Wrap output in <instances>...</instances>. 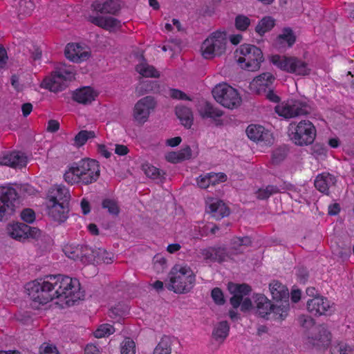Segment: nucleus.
<instances>
[{"instance_id":"nucleus-36","label":"nucleus","mask_w":354,"mask_h":354,"mask_svg":"<svg viewBox=\"0 0 354 354\" xmlns=\"http://www.w3.org/2000/svg\"><path fill=\"white\" fill-rule=\"evenodd\" d=\"M136 71L145 77H159L160 73L154 66L148 64H140L136 66Z\"/></svg>"},{"instance_id":"nucleus-21","label":"nucleus","mask_w":354,"mask_h":354,"mask_svg":"<svg viewBox=\"0 0 354 354\" xmlns=\"http://www.w3.org/2000/svg\"><path fill=\"white\" fill-rule=\"evenodd\" d=\"M306 306L308 312L315 316L325 315L330 308V301L322 296L308 299Z\"/></svg>"},{"instance_id":"nucleus-57","label":"nucleus","mask_w":354,"mask_h":354,"mask_svg":"<svg viewBox=\"0 0 354 354\" xmlns=\"http://www.w3.org/2000/svg\"><path fill=\"white\" fill-rule=\"evenodd\" d=\"M209 179L210 178L208 174H206L205 175H201L196 178L197 185L200 188L206 189L212 185Z\"/></svg>"},{"instance_id":"nucleus-38","label":"nucleus","mask_w":354,"mask_h":354,"mask_svg":"<svg viewBox=\"0 0 354 354\" xmlns=\"http://www.w3.org/2000/svg\"><path fill=\"white\" fill-rule=\"evenodd\" d=\"M95 137L93 131L81 130L74 138V145L77 147L83 146L90 138Z\"/></svg>"},{"instance_id":"nucleus-25","label":"nucleus","mask_w":354,"mask_h":354,"mask_svg":"<svg viewBox=\"0 0 354 354\" xmlns=\"http://www.w3.org/2000/svg\"><path fill=\"white\" fill-rule=\"evenodd\" d=\"M91 8L101 14L116 15L120 10V4L118 0H106L104 1L97 0L93 2Z\"/></svg>"},{"instance_id":"nucleus-16","label":"nucleus","mask_w":354,"mask_h":354,"mask_svg":"<svg viewBox=\"0 0 354 354\" xmlns=\"http://www.w3.org/2000/svg\"><path fill=\"white\" fill-rule=\"evenodd\" d=\"M308 343L315 347L326 348L331 341V333L326 325H319L308 335Z\"/></svg>"},{"instance_id":"nucleus-5","label":"nucleus","mask_w":354,"mask_h":354,"mask_svg":"<svg viewBox=\"0 0 354 354\" xmlns=\"http://www.w3.org/2000/svg\"><path fill=\"white\" fill-rule=\"evenodd\" d=\"M257 313L266 319H274L283 320L287 317L289 308L287 302L283 303L282 306H277L265 295L259 294L255 297Z\"/></svg>"},{"instance_id":"nucleus-10","label":"nucleus","mask_w":354,"mask_h":354,"mask_svg":"<svg viewBox=\"0 0 354 354\" xmlns=\"http://www.w3.org/2000/svg\"><path fill=\"white\" fill-rule=\"evenodd\" d=\"M229 292L232 295L230 299V304L234 308L241 306V310L243 313L248 312L252 308V303L250 299L243 297L249 295L252 289L246 284H237L230 282L227 286Z\"/></svg>"},{"instance_id":"nucleus-11","label":"nucleus","mask_w":354,"mask_h":354,"mask_svg":"<svg viewBox=\"0 0 354 354\" xmlns=\"http://www.w3.org/2000/svg\"><path fill=\"white\" fill-rule=\"evenodd\" d=\"M215 100L224 107L233 109L239 107L241 97L236 89L227 84H218L212 89Z\"/></svg>"},{"instance_id":"nucleus-8","label":"nucleus","mask_w":354,"mask_h":354,"mask_svg":"<svg viewBox=\"0 0 354 354\" xmlns=\"http://www.w3.org/2000/svg\"><path fill=\"white\" fill-rule=\"evenodd\" d=\"M239 52L241 55L237 62L243 69L248 71H256L259 69L264 57L261 50L254 45L244 44L240 46Z\"/></svg>"},{"instance_id":"nucleus-6","label":"nucleus","mask_w":354,"mask_h":354,"mask_svg":"<svg viewBox=\"0 0 354 354\" xmlns=\"http://www.w3.org/2000/svg\"><path fill=\"white\" fill-rule=\"evenodd\" d=\"M271 62L281 71L296 75H307L310 71L306 62L294 56L274 55L271 57Z\"/></svg>"},{"instance_id":"nucleus-1","label":"nucleus","mask_w":354,"mask_h":354,"mask_svg":"<svg viewBox=\"0 0 354 354\" xmlns=\"http://www.w3.org/2000/svg\"><path fill=\"white\" fill-rule=\"evenodd\" d=\"M80 282L62 274L48 275L44 279H36L26 285L30 299L39 304H46L54 299L67 306L73 305L80 296H75L80 290Z\"/></svg>"},{"instance_id":"nucleus-60","label":"nucleus","mask_w":354,"mask_h":354,"mask_svg":"<svg viewBox=\"0 0 354 354\" xmlns=\"http://www.w3.org/2000/svg\"><path fill=\"white\" fill-rule=\"evenodd\" d=\"M178 153L180 156V159H181L182 161L189 159L192 156V150L190 147L186 146L180 151H179Z\"/></svg>"},{"instance_id":"nucleus-12","label":"nucleus","mask_w":354,"mask_h":354,"mask_svg":"<svg viewBox=\"0 0 354 354\" xmlns=\"http://www.w3.org/2000/svg\"><path fill=\"white\" fill-rule=\"evenodd\" d=\"M226 44L225 34L219 31L214 32L203 41L201 46L202 55L205 59L221 55L225 51Z\"/></svg>"},{"instance_id":"nucleus-28","label":"nucleus","mask_w":354,"mask_h":354,"mask_svg":"<svg viewBox=\"0 0 354 354\" xmlns=\"http://www.w3.org/2000/svg\"><path fill=\"white\" fill-rule=\"evenodd\" d=\"M207 212L212 214V216L216 220L221 219L230 214V209L225 204L220 200L210 203L208 206Z\"/></svg>"},{"instance_id":"nucleus-17","label":"nucleus","mask_w":354,"mask_h":354,"mask_svg":"<svg viewBox=\"0 0 354 354\" xmlns=\"http://www.w3.org/2000/svg\"><path fill=\"white\" fill-rule=\"evenodd\" d=\"M246 133L251 140L266 145H272L274 141L271 132L259 124L249 125L246 129Z\"/></svg>"},{"instance_id":"nucleus-31","label":"nucleus","mask_w":354,"mask_h":354,"mask_svg":"<svg viewBox=\"0 0 354 354\" xmlns=\"http://www.w3.org/2000/svg\"><path fill=\"white\" fill-rule=\"evenodd\" d=\"M160 91V85L156 80L141 81L136 88V93L138 96L143 95L147 93H158Z\"/></svg>"},{"instance_id":"nucleus-53","label":"nucleus","mask_w":354,"mask_h":354,"mask_svg":"<svg viewBox=\"0 0 354 354\" xmlns=\"http://www.w3.org/2000/svg\"><path fill=\"white\" fill-rule=\"evenodd\" d=\"M211 297L217 305L221 306L225 303L223 293L219 288H214L212 290Z\"/></svg>"},{"instance_id":"nucleus-52","label":"nucleus","mask_w":354,"mask_h":354,"mask_svg":"<svg viewBox=\"0 0 354 354\" xmlns=\"http://www.w3.org/2000/svg\"><path fill=\"white\" fill-rule=\"evenodd\" d=\"M330 351L332 354H352L351 348L344 343L333 346Z\"/></svg>"},{"instance_id":"nucleus-4","label":"nucleus","mask_w":354,"mask_h":354,"mask_svg":"<svg viewBox=\"0 0 354 354\" xmlns=\"http://www.w3.org/2000/svg\"><path fill=\"white\" fill-rule=\"evenodd\" d=\"M169 283L166 287L176 293L183 294L189 292L194 287L196 276L188 266L175 265L169 273Z\"/></svg>"},{"instance_id":"nucleus-33","label":"nucleus","mask_w":354,"mask_h":354,"mask_svg":"<svg viewBox=\"0 0 354 354\" xmlns=\"http://www.w3.org/2000/svg\"><path fill=\"white\" fill-rule=\"evenodd\" d=\"M275 25L274 19L270 16L263 17L255 27V32L260 36L270 31Z\"/></svg>"},{"instance_id":"nucleus-32","label":"nucleus","mask_w":354,"mask_h":354,"mask_svg":"<svg viewBox=\"0 0 354 354\" xmlns=\"http://www.w3.org/2000/svg\"><path fill=\"white\" fill-rule=\"evenodd\" d=\"M90 21L106 30L116 28L120 26V21L113 17H90Z\"/></svg>"},{"instance_id":"nucleus-44","label":"nucleus","mask_w":354,"mask_h":354,"mask_svg":"<svg viewBox=\"0 0 354 354\" xmlns=\"http://www.w3.org/2000/svg\"><path fill=\"white\" fill-rule=\"evenodd\" d=\"M288 153V149L286 147H280L272 152V160L273 164L278 165L285 160Z\"/></svg>"},{"instance_id":"nucleus-9","label":"nucleus","mask_w":354,"mask_h":354,"mask_svg":"<svg viewBox=\"0 0 354 354\" xmlns=\"http://www.w3.org/2000/svg\"><path fill=\"white\" fill-rule=\"evenodd\" d=\"M75 73L71 68L61 66L52 72L50 76L44 79L41 86L51 92L57 93L64 90L66 86V82L74 79Z\"/></svg>"},{"instance_id":"nucleus-7","label":"nucleus","mask_w":354,"mask_h":354,"mask_svg":"<svg viewBox=\"0 0 354 354\" xmlns=\"http://www.w3.org/2000/svg\"><path fill=\"white\" fill-rule=\"evenodd\" d=\"M289 132L291 140L298 146L311 145L317 134L315 126L309 120H301L297 125L290 124Z\"/></svg>"},{"instance_id":"nucleus-22","label":"nucleus","mask_w":354,"mask_h":354,"mask_svg":"<svg viewBox=\"0 0 354 354\" xmlns=\"http://www.w3.org/2000/svg\"><path fill=\"white\" fill-rule=\"evenodd\" d=\"M65 56L73 62H81L87 60L91 53L84 50L83 48L78 44H68L64 50Z\"/></svg>"},{"instance_id":"nucleus-49","label":"nucleus","mask_w":354,"mask_h":354,"mask_svg":"<svg viewBox=\"0 0 354 354\" xmlns=\"http://www.w3.org/2000/svg\"><path fill=\"white\" fill-rule=\"evenodd\" d=\"M278 188L274 185H268L265 189H259L257 192V197L260 200H266L272 194L277 193Z\"/></svg>"},{"instance_id":"nucleus-56","label":"nucleus","mask_w":354,"mask_h":354,"mask_svg":"<svg viewBox=\"0 0 354 354\" xmlns=\"http://www.w3.org/2000/svg\"><path fill=\"white\" fill-rule=\"evenodd\" d=\"M169 94L173 99L191 100V98L188 97L185 93L176 88L169 89Z\"/></svg>"},{"instance_id":"nucleus-2","label":"nucleus","mask_w":354,"mask_h":354,"mask_svg":"<svg viewBox=\"0 0 354 354\" xmlns=\"http://www.w3.org/2000/svg\"><path fill=\"white\" fill-rule=\"evenodd\" d=\"M100 176L99 162L94 159L84 158L73 162L65 172L64 177L71 185L82 183L87 185L96 182Z\"/></svg>"},{"instance_id":"nucleus-61","label":"nucleus","mask_w":354,"mask_h":354,"mask_svg":"<svg viewBox=\"0 0 354 354\" xmlns=\"http://www.w3.org/2000/svg\"><path fill=\"white\" fill-rule=\"evenodd\" d=\"M166 160L171 163H178L182 162L180 159V156L178 152L172 151L169 152L166 155Z\"/></svg>"},{"instance_id":"nucleus-27","label":"nucleus","mask_w":354,"mask_h":354,"mask_svg":"<svg viewBox=\"0 0 354 354\" xmlns=\"http://www.w3.org/2000/svg\"><path fill=\"white\" fill-rule=\"evenodd\" d=\"M95 92L90 86H84L71 92L72 99L84 105L91 104L95 100Z\"/></svg>"},{"instance_id":"nucleus-26","label":"nucleus","mask_w":354,"mask_h":354,"mask_svg":"<svg viewBox=\"0 0 354 354\" xmlns=\"http://www.w3.org/2000/svg\"><path fill=\"white\" fill-rule=\"evenodd\" d=\"M337 183L335 176L329 173L319 174L315 180V187L320 192L329 195V188Z\"/></svg>"},{"instance_id":"nucleus-13","label":"nucleus","mask_w":354,"mask_h":354,"mask_svg":"<svg viewBox=\"0 0 354 354\" xmlns=\"http://www.w3.org/2000/svg\"><path fill=\"white\" fill-rule=\"evenodd\" d=\"M10 236L16 240L32 239L37 241L45 240L46 236L37 227H30L24 223L17 222L8 227Z\"/></svg>"},{"instance_id":"nucleus-24","label":"nucleus","mask_w":354,"mask_h":354,"mask_svg":"<svg viewBox=\"0 0 354 354\" xmlns=\"http://www.w3.org/2000/svg\"><path fill=\"white\" fill-rule=\"evenodd\" d=\"M296 41V36L290 28H284L274 41V46L280 51L290 48Z\"/></svg>"},{"instance_id":"nucleus-35","label":"nucleus","mask_w":354,"mask_h":354,"mask_svg":"<svg viewBox=\"0 0 354 354\" xmlns=\"http://www.w3.org/2000/svg\"><path fill=\"white\" fill-rule=\"evenodd\" d=\"M174 338L169 336H163L156 347L154 348L153 354H170L171 352V344Z\"/></svg>"},{"instance_id":"nucleus-46","label":"nucleus","mask_w":354,"mask_h":354,"mask_svg":"<svg viewBox=\"0 0 354 354\" xmlns=\"http://www.w3.org/2000/svg\"><path fill=\"white\" fill-rule=\"evenodd\" d=\"M115 332V328L113 326L109 324H104L100 325L97 329L94 332V336L96 338H102L105 336L110 335Z\"/></svg>"},{"instance_id":"nucleus-63","label":"nucleus","mask_w":354,"mask_h":354,"mask_svg":"<svg viewBox=\"0 0 354 354\" xmlns=\"http://www.w3.org/2000/svg\"><path fill=\"white\" fill-rule=\"evenodd\" d=\"M312 150L313 153L319 156L325 155L326 153V147L319 143H316L315 145H313Z\"/></svg>"},{"instance_id":"nucleus-42","label":"nucleus","mask_w":354,"mask_h":354,"mask_svg":"<svg viewBox=\"0 0 354 354\" xmlns=\"http://www.w3.org/2000/svg\"><path fill=\"white\" fill-rule=\"evenodd\" d=\"M102 207L106 209L108 212L113 216H118L120 212V207L116 201L110 198L103 200Z\"/></svg>"},{"instance_id":"nucleus-62","label":"nucleus","mask_w":354,"mask_h":354,"mask_svg":"<svg viewBox=\"0 0 354 354\" xmlns=\"http://www.w3.org/2000/svg\"><path fill=\"white\" fill-rule=\"evenodd\" d=\"M231 245V248L233 250V254H238L243 253V250L241 249L242 245H241L240 241H237V237H235L232 240Z\"/></svg>"},{"instance_id":"nucleus-15","label":"nucleus","mask_w":354,"mask_h":354,"mask_svg":"<svg viewBox=\"0 0 354 354\" xmlns=\"http://www.w3.org/2000/svg\"><path fill=\"white\" fill-rule=\"evenodd\" d=\"M313 109L307 102L301 100H292L282 107L280 115L286 118H291L311 113Z\"/></svg>"},{"instance_id":"nucleus-45","label":"nucleus","mask_w":354,"mask_h":354,"mask_svg":"<svg viewBox=\"0 0 354 354\" xmlns=\"http://www.w3.org/2000/svg\"><path fill=\"white\" fill-rule=\"evenodd\" d=\"M63 251L66 257L73 260H80V255L81 254L80 245H66L63 249Z\"/></svg>"},{"instance_id":"nucleus-23","label":"nucleus","mask_w":354,"mask_h":354,"mask_svg":"<svg viewBox=\"0 0 354 354\" xmlns=\"http://www.w3.org/2000/svg\"><path fill=\"white\" fill-rule=\"evenodd\" d=\"M27 157L20 151H13L0 156V165H6L13 168L22 167L26 165Z\"/></svg>"},{"instance_id":"nucleus-47","label":"nucleus","mask_w":354,"mask_h":354,"mask_svg":"<svg viewBox=\"0 0 354 354\" xmlns=\"http://www.w3.org/2000/svg\"><path fill=\"white\" fill-rule=\"evenodd\" d=\"M35 9V3L32 0H20L19 2V15H29Z\"/></svg>"},{"instance_id":"nucleus-64","label":"nucleus","mask_w":354,"mask_h":354,"mask_svg":"<svg viewBox=\"0 0 354 354\" xmlns=\"http://www.w3.org/2000/svg\"><path fill=\"white\" fill-rule=\"evenodd\" d=\"M59 129V123L55 120H50L48 122L47 131L51 133L57 132Z\"/></svg>"},{"instance_id":"nucleus-3","label":"nucleus","mask_w":354,"mask_h":354,"mask_svg":"<svg viewBox=\"0 0 354 354\" xmlns=\"http://www.w3.org/2000/svg\"><path fill=\"white\" fill-rule=\"evenodd\" d=\"M15 187H0V221H7L14 214L19 197L35 194V189L29 184H19Z\"/></svg>"},{"instance_id":"nucleus-30","label":"nucleus","mask_w":354,"mask_h":354,"mask_svg":"<svg viewBox=\"0 0 354 354\" xmlns=\"http://www.w3.org/2000/svg\"><path fill=\"white\" fill-rule=\"evenodd\" d=\"M198 113L201 117L203 119L211 118L216 119V118L223 115V111L214 107L211 103L205 102L199 105Z\"/></svg>"},{"instance_id":"nucleus-40","label":"nucleus","mask_w":354,"mask_h":354,"mask_svg":"<svg viewBox=\"0 0 354 354\" xmlns=\"http://www.w3.org/2000/svg\"><path fill=\"white\" fill-rule=\"evenodd\" d=\"M274 80V76L270 73H263L256 77L254 81L255 84L260 87L269 88Z\"/></svg>"},{"instance_id":"nucleus-41","label":"nucleus","mask_w":354,"mask_h":354,"mask_svg":"<svg viewBox=\"0 0 354 354\" xmlns=\"http://www.w3.org/2000/svg\"><path fill=\"white\" fill-rule=\"evenodd\" d=\"M145 174L149 178L161 180L165 174L162 170L156 167L146 164L142 166Z\"/></svg>"},{"instance_id":"nucleus-51","label":"nucleus","mask_w":354,"mask_h":354,"mask_svg":"<svg viewBox=\"0 0 354 354\" xmlns=\"http://www.w3.org/2000/svg\"><path fill=\"white\" fill-rule=\"evenodd\" d=\"M112 254L108 253L105 250L98 248L95 255V261L97 263L102 261L105 263L112 262Z\"/></svg>"},{"instance_id":"nucleus-43","label":"nucleus","mask_w":354,"mask_h":354,"mask_svg":"<svg viewBox=\"0 0 354 354\" xmlns=\"http://www.w3.org/2000/svg\"><path fill=\"white\" fill-rule=\"evenodd\" d=\"M251 24L250 19L244 15H238L234 19V26L240 31H245Z\"/></svg>"},{"instance_id":"nucleus-48","label":"nucleus","mask_w":354,"mask_h":354,"mask_svg":"<svg viewBox=\"0 0 354 354\" xmlns=\"http://www.w3.org/2000/svg\"><path fill=\"white\" fill-rule=\"evenodd\" d=\"M121 354H136V344L130 337H125L122 342Z\"/></svg>"},{"instance_id":"nucleus-58","label":"nucleus","mask_w":354,"mask_h":354,"mask_svg":"<svg viewBox=\"0 0 354 354\" xmlns=\"http://www.w3.org/2000/svg\"><path fill=\"white\" fill-rule=\"evenodd\" d=\"M214 247H208L201 250V254L207 263L214 262Z\"/></svg>"},{"instance_id":"nucleus-34","label":"nucleus","mask_w":354,"mask_h":354,"mask_svg":"<svg viewBox=\"0 0 354 354\" xmlns=\"http://www.w3.org/2000/svg\"><path fill=\"white\" fill-rule=\"evenodd\" d=\"M230 326L226 321H222L218 323L212 332V336L215 340L223 342L227 337Z\"/></svg>"},{"instance_id":"nucleus-54","label":"nucleus","mask_w":354,"mask_h":354,"mask_svg":"<svg viewBox=\"0 0 354 354\" xmlns=\"http://www.w3.org/2000/svg\"><path fill=\"white\" fill-rule=\"evenodd\" d=\"M21 218L28 223H32L35 220V213L30 208L23 209L20 214Z\"/></svg>"},{"instance_id":"nucleus-14","label":"nucleus","mask_w":354,"mask_h":354,"mask_svg":"<svg viewBox=\"0 0 354 354\" xmlns=\"http://www.w3.org/2000/svg\"><path fill=\"white\" fill-rule=\"evenodd\" d=\"M156 106L154 97L146 96L137 102L133 109V118L140 124L145 123L150 114L151 110Z\"/></svg>"},{"instance_id":"nucleus-20","label":"nucleus","mask_w":354,"mask_h":354,"mask_svg":"<svg viewBox=\"0 0 354 354\" xmlns=\"http://www.w3.org/2000/svg\"><path fill=\"white\" fill-rule=\"evenodd\" d=\"M269 289L272 299L274 301V304H275L277 306H282L281 305H283V303L287 302L288 308H290L288 291L282 283L277 281H273L270 283Z\"/></svg>"},{"instance_id":"nucleus-59","label":"nucleus","mask_w":354,"mask_h":354,"mask_svg":"<svg viewBox=\"0 0 354 354\" xmlns=\"http://www.w3.org/2000/svg\"><path fill=\"white\" fill-rule=\"evenodd\" d=\"M30 53L31 57L33 60H39L41 57L42 50L41 48L37 45H32V48H30Z\"/></svg>"},{"instance_id":"nucleus-39","label":"nucleus","mask_w":354,"mask_h":354,"mask_svg":"<svg viewBox=\"0 0 354 354\" xmlns=\"http://www.w3.org/2000/svg\"><path fill=\"white\" fill-rule=\"evenodd\" d=\"M214 262L222 263L228 258L231 257V254L227 248L223 246H214Z\"/></svg>"},{"instance_id":"nucleus-19","label":"nucleus","mask_w":354,"mask_h":354,"mask_svg":"<svg viewBox=\"0 0 354 354\" xmlns=\"http://www.w3.org/2000/svg\"><path fill=\"white\" fill-rule=\"evenodd\" d=\"M71 194L68 188L64 185H55L49 189L46 203L56 202L59 204L69 205Z\"/></svg>"},{"instance_id":"nucleus-18","label":"nucleus","mask_w":354,"mask_h":354,"mask_svg":"<svg viewBox=\"0 0 354 354\" xmlns=\"http://www.w3.org/2000/svg\"><path fill=\"white\" fill-rule=\"evenodd\" d=\"M46 208L48 216L55 221L63 223L68 217L69 206L66 203H46Z\"/></svg>"},{"instance_id":"nucleus-50","label":"nucleus","mask_w":354,"mask_h":354,"mask_svg":"<svg viewBox=\"0 0 354 354\" xmlns=\"http://www.w3.org/2000/svg\"><path fill=\"white\" fill-rule=\"evenodd\" d=\"M297 321L299 324L305 330H308L315 328V321L314 319L306 315H301L298 317Z\"/></svg>"},{"instance_id":"nucleus-55","label":"nucleus","mask_w":354,"mask_h":354,"mask_svg":"<svg viewBox=\"0 0 354 354\" xmlns=\"http://www.w3.org/2000/svg\"><path fill=\"white\" fill-rule=\"evenodd\" d=\"M209 176V180L211 182L212 185H215L219 183H223L227 180V176L225 174L219 172V173H208Z\"/></svg>"},{"instance_id":"nucleus-29","label":"nucleus","mask_w":354,"mask_h":354,"mask_svg":"<svg viewBox=\"0 0 354 354\" xmlns=\"http://www.w3.org/2000/svg\"><path fill=\"white\" fill-rule=\"evenodd\" d=\"M175 113L181 124L185 128L190 129L194 120L191 109L185 106L179 105L176 107Z\"/></svg>"},{"instance_id":"nucleus-37","label":"nucleus","mask_w":354,"mask_h":354,"mask_svg":"<svg viewBox=\"0 0 354 354\" xmlns=\"http://www.w3.org/2000/svg\"><path fill=\"white\" fill-rule=\"evenodd\" d=\"M81 254L80 260L84 263H89L95 261L97 250L93 249L86 245H80Z\"/></svg>"}]
</instances>
